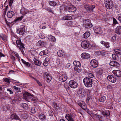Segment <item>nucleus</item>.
Here are the masks:
<instances>
[{
  "mask_svg": "<svg viewBox=\"0 0 121 121\" xmlns=\"http://www.w3.org/2000/svg\"><path fill=\"white\" fill-rule=\"evenodd\" d=\"M83 82L85 86L87 87H91L92 86V80L89 78H85L83 80Z\"/></svg>",
  "mask_w": 121,
  "mask_h": 121,
  "instance_id": "nucleus-1",
  "label": "nucleus"
},
{
  "mask_svg": "<svg viewBox=\"0 0 121 121\" xmlns=\"http://www.w3.org/2000/svg\"><path fill=\"white\" fill-rule=\"evenodd\" d=\"M83 26L86 28H89L92 26V24L89 19H84L83 20Z\"/></svg>",
  "mask_w": 121,
  "mask_h": 121,
  "instance_id": "nucleus-2",
  "label": "nucleus"
},
{
  "mask_svg": "<svg viewBox=\"0 0 121 121\" xmlns=\"http://www.w3.org/2000/svg\"><path fill=\"white\" fill-rule=\"evenodd\" d=\"M95 7V6L94 5H90L88 4H86L84 5V7L86 11L89 13L92 12Z\"/></svg>",
  "mask_w": 121,
  "mask_h": 121,
  "instance_id": "nucleus-3",
  "label": "nucleus"
},
{
  "mask_svg": "<svg viewBox=\"0 0 121 121\" xmlns=\"http://www.w3.org/2000/svg\"><path fill=\"white\" fill-rule=\"evenodd\" d=\"M105 7L108 9H110L112 7L113 4L112 0H104Z\"/></svg>",
  "mask_w": 121,
  "mask_h": 121,
  "instance_id": "nucleus-4",
  "label": "nucleus"
},
{
  "mask_svg": "<svg viewBox=\"0 0 121 121\" xmlns=\"http://www.w3.org/2000/svg\"><path fill=\"white\" fill-rule=\"evenodd\" d=\"M69 85L72 88H75L78 86V83L72 80L69 83Z\"/></svg>",
  "mask_w": 121,
  "mask_h": 121,
  "instance_id": "nucleus-5",
  "label": "nucleus"
},
{
  "mask_svg": "<svg viewBox=\"0 0 121 121\" xmlns=\"http://www.w3.org/2000/svg\"><path fill=\"white\" fill-rule=\"evenodd\" d=\"M25 30V27L24 26L22 25L21 26L20 28L18 29H17V32L20 35H22L24 34Z\"/></svg>",
  "mask_w": 121,
  "mask_h": 121,
  "instance_id": "nucleus-6",
  "label": "nucleus"
},
{
  "mask_svg": "<svg viewBox=\"0 0 121 121\" xmlns=\"http://www.w3.org/2000/svg\"><path fill=\"white\" fill-rule=\"evenodd\" d=\"M16 43L17 44L18 47L22 52L23 51V48H25L24 44L22 43L20 40H17L16 41Z\"/></svg>",
  "mask_w": 121,
  "mask_h": 121,
  "instance_id": "nucleus-7",
  "label": "nucleus"
},
{
  "mask_svg": "<svg viewBox=\"0 0 121 121\" xmlns=\"http://www.w3.org/2000/svg\"><path fill=\"white\" fill-rule=\"evenodd\" d=\"M78 104L84 110L86 109L87 107L85 102L79 100L78 101Z\"/></svg>",
  "mask_w": 121,
  "mask_h": 121,
  "instance_id": "nucleus-8",
  "label": "nucleus"
},
{
  "mask_svg": "<svg viewBox=\"0 0 121 121\" xmlns=\"http://www.w3.org/2000/svg\"><path fill=\"white\" fill-rule=\"evenodd\" d=\"M90 65L93 68H96L98 65V62L95 59H93L91 60L90 62Z\"/></svg>",
  "mask_w": 121,
  "mask_h": 121,
  "instance_id": "nucleus-9",
  "label": "nucleus"
},
{
  "mask_svg": "<svg viewBox=\"0 0 121 121\" xmlns=\"http://www.w3.org/2000/svg\"><path fill=\"white\" fill-rule=\"evenodd\" d=\"M107 79L110 82L112 83L115 82L116 81V78L115 76H113L111 75H109L107 77Z\"/></svg>",
  "mask_w": 121,
  "mask_h": 121,
  "instance_id": "nucleus-10",
  "label": "nucleus"
},
{
  "mask_svg": "<svg viewBox=\"0 0 121 121\" xmlns=\"http://www.w3.org/2000/svg\"><path fill=\"white\" fill-rule=\"evenodd\" d=\"M89 45V42L86 41H82L81 44V45L82 47L85 49H86L88 48Z\"/></svg>",
  "mask_w": 121,
  "mask_h": 121,
  "instance_id": "nucleus-11",
  "label": "nucleus"
},
{
  "mask_svg": "<svg viewBox=\"0 0 121 121\" xmlns=\"http://www.w3.org/2000/svg\"><path fill=\"white\" fill-rule=\"evenodd\" d=\"M67 78V75L65 74H63L62 75L60 76L59 77V80L63 82L66 81Z\"/></svg>",
  "mask_w": 121,
  "mask_h": 121,
  "instance_id": "nucleus-12",
  "label": "nucleus"
},
{
  "mask_svg": "<svg viewBox=\"0 0 121 121\" xmlns=\"http://www.w3.org/2000/svg\"><path fill=\"white\" fill-rule=\"evenodd\" d=\"M95 33L96 34H101L102 31L101 30V28L100 27H97L94 28Z\"/></svg>",
  "mask_w": 121,
  "mask_h": 121,
  "instance_id": "nucleus-13",
  "label": "nucleus"
},
{
  "mask_svg": "<svg viewBox=\"0 0 121 121\" xmlns=\"http://www.w3.org/2000/svg\"><path fill=\"white\" fill-rule=\"evenodd\" d=\"M67 9L69 12H72L75 11L76 9V8L74 6H71L67 8Z\"/></svg>",
  "mask_w": 121,
  "mask_h": 121,
  "instance_id": "nucleus-14",
  "label": "nucleus"
},
{
  "mask_svg": "<svg viewBox=\"0 0 121 121\" xmlns=\"http://www.w3.org/2000/svg\"><path fill=\"white\" fill-rule=\"evenodd\" d=\"M45 79H46L47 81L48 82H49L51 79L52 77L48 73H45L44 74Z\"/></svg>",
  "mask_w": 121,
  "mask_h": 121,
  "instance_id": "nucleus-15",
  "label": "nucleus"
},
{
  "mask_svg": "<svg viewBox=\"0 0 121 121\" xmlns=\"http://www.w3.org/2000/svg\"><path fill=\"white\" fill-rule=\"evenodd\" d=\"M23 96H24L27 99H30L33 97V95L32 94L28 92L24 93Z\"/></svg>",
  "mask_w": 121,
  "mask_h": 121,
  "instance_id": "nucleus-16",
  "label": "nucleus"
},
{
  "mask_svg": "<svg viewBox=\"0 0 121 121\" xmlns=\"http://www.w3.org/2000/svg\"><path fill=\"white\" fill-rule=\"evenodd\" d=\"M93 117L95 118L96 119H97L100 121H102L104 119V117L102 116L97 115V114H93Z\"/></svg>",
  "mask_w": 121,
  "mask_h": 121,
  "instance_id": "nucleus-17",
  "label": "nucleus"
},
{
  "mask_svg": "<svg viewBox=\"0 0 121 121\" xmlns=\"http://www.w3.org/2000/svg\"><path fill=\"white\" fill-rule=\"evenodd\" d=\"M109 64L111 66L115 67H119L120 65L119 64L115 61H111L109 63Z\"/></svg>",
  "mask_w": 121,
  "mask_h": 121,
  "instance_id": "nucleus-18",
  "label": "nucleus"
},
{
  "mask_svg": "<svg viewBox=\"0 0 121 121\" xmlns=\"http://www.w3.org/2000/svg\"><path fill=\"white\" fill-rule=\"evenodd\" d=\"M81 57L82 58L88 59L90 57V55L87 53H83L81 55Z\"/></svg>",
  "mask_w": 121,
  "mask_h": 121,
  "instance_id": "nucleus-19",
  "label": "nucleus"
},
{
  "mask_svg": "<svg viewBox=\"0 0 121 121\" xmlns=\"http://www.w3.org/2000/svg\"><path fill=\"white\" fill-rule=\"evenodd\" d=\"M11 118L12 120L13 119L16 120H20L19 118L16 114H12L11 116Z\"/></svg>",
  "mask_w": 121,
  "mask_h": 121,
  "instance_id": "nucleus-20",
  "label": "nucleus"
},
{
  "mask_svg": "<svg viewBox=\"0 0 121 121\" xmlns=\"http://www.w3.org/2000/svg\"><path fill=\"white\" fill-rule=\"evenodd\" d=\"M113 73L115 75L118 77L121 76V71L119 70L116 71H113Z\"/></svg>",
  "mask_w": 121,
  "mask_h": 121,
  "instance_id": "nucleus-21",
  "label": "nucleus"
},
{
  "mask_svg": "<svg viewBox=\"0 0 121 121\" xmlns=\"http://www.w3.org/2000/svg\"><path fill=\"white\" fill-rule=\"evenodd\" d=\"M7 15L8 17L11 18L14 15L15 13L13 11H9L7 13Z\"/></svg>",
  "mask_w": 121,
  "mask_h": 121,
  "instance_id": "nucleus-22",
  "label": "nucleus"
},
{
  "mask_svg": "<svg viewBox=\"0 0 121 121\" xmlns=\"http://www.w3.org/2000/svg\"><path fill=\"white\" fill-rule=\"evenodd\" d=\"M49 60V58L48 57H46L45 58L43 62V64L44 66H46L48 65Z\"/></svg>",
  "mask_w": 121,
  "mask_h": 121,
  "instance_id": "nucleus-23",
  "label": "nucleus"
},
{
  "mask_svg": "<svg viewBox=\"0 0 121 121\" xmlns=\"http://www.w3.org/2000/svg\"><path fill=\"white\" fill-rule=\"evenodd\" d=\"M38 44L39 45L43 47L47 43L45 41L39 40L38 42Z\"/></svg>",
  "mask_w": 121,
  "mask_h": 121,
  "instance_id": "nucleus-24",
  "label": "nucleus"
},
{
  "mask_svg": "<svg viewBox=\"0 0 121 121\" xmlns=\"http://www.w3.org/2000/svg\"><path fill=\"white\" fill-rule=\"evenodd\" d=\"M90 35V32L89 31H87L83 35V37L84 38L87 39Z\"/></svg>",
  "mask_w": 121,
  "mask_h": 121,
  "instance_id": "nucleus-25",
  "label": "nucleus"
},
{
  "mask_svg": "<svg viewBox=\"0 0 121 121\" xmlns=\"http://www.w3.org/2000/svg\"><path fill=\"white\" fill-rule=\"evenodd\" d=\"M65 117L68 121H74L72 116L69 114H66Z\"/></svg>",
  "mask_w": 121,
  "mask_h": 121,
  "instance_id": "nucleus-26",
  "label": "nucleus"
},
{
  "mask_svg": "<svg viewBox=\"0 0 121 121\" xmlns=\"http://www.w3.org/2000/svg\"><path fill=\"white\" fill-rule=\"evenodd\" d=\"M112 57L114 60H119V57L116 53L113 54L112 55Z\"/></svg>",
  "mask_w": 121,
  "mask_h": 121,
  "instance_id": "nucleus-27",
  "label": "nucleus"
},
{
  "mask_svg": "<svg viewBox=\"0 0 121 121\" xmlns=\"http://www.w3.org/2000/svg\"><path fill=\"white\" fill-rule=\"evenodd\" d=\"M116 33L118 34H120L121 33V27L120 26H117L116 29Z\"/></svg>",
  "mask_w": 121,
  "mask_h": 121,
  "instance_id": "nucleus-28",
  "label": "nucleus"
},
{
  "mask_svg": "<svg viewBox=\"0 0 121 121\" xmlns=\"http://www.w3.org/2000/svg\"><path fill=\"white\" fill-rule=\"evenodd\" d=\"M73 64L75 66H76L80 68L81 66L80 62L78 61H75L73 62Z\"/></svg>",
  "mask_w": 121,
  "mask_h": 121,
  "instance_id": "nucleus-29",
  "label": "nucleus"
},
{
  "mask_svg": "<svg viewBox=\"0 0 121 121\" xmlns=\"http://www.w3.org/2000/svg\"><path fill=\"white\" fill-rule=\"evenodd\" d=\"M21 107L25 109H27L28 108V105L25 103H22L21 104Z\"/></svg>",
  "mask_w": 121,
  "mask_h": 121,
  "instance_id": "nucleus-30",
  "label": "nucleus"
},
{
  "mask_svg": "<svg viewBox=\"0 0 121 121\" xmlns=\"http://www.w3.org/2000/svg\"><path fill=\"white\" fill-rule=\"evenodd\" d=\"M39 118L43 121H44L46 119V117L43 114H41L39 116Z\"/></svg>",
  "mask_w": 121,
  "mask_h": 121,
  "instance_id": "nucleus-31",
  "label": "nucleus"
},
{
  "mask_svg": "<svg viewBox=\"0 0 121 121\" xmlns=\"http://www.w3.org/2000/svg\"><path fill=\"white\" fill-rule=\"evenodd\" d=\"M103 115L104 116V117H107V116H108L110 114V113L109 111H105L103 112H102Z\"/></svg>",
  "mask_w": 121,
  "mask_h": 121,
  "instance_id": "nucleus-32",
  "label": "nucleus"
},
{
  "mask_svg": "<svg viewBox=\"0 0 121 121\" xmlns=\"http://www.w3.org/2000/svg\"><path fill=\"white\" fill-rule=\"evenodd\" d=\"M72 18V17L70 16H67L65 17H62V19L65 20H69L71 19Z\"/></svg>",
  "mask_w": 121,
  "mask_h": 121,
  "instance_id": "nucleus-33",
  "label": "nucleus"
},
{
  "mask_svg": "<svg viewBox=\"0 0 121 121\" xmlns=\"http://www.w3.org/2000/svg\"><path fill=\"white\" fill-rule=\"evenodd\" d=\"M97 72L99 75H102L103 73V70L101 68H98L97 69Z\"/></svg>",
  "mask_w": 121,
  "mask_h": 121,
  "instance_id": "nucleus-34",
  "label": "nucleus"
},
{
  "mask_svg": "<svg viewBox=\"0 0 121 121\" xmlns=\"http://www.w3.org/2000/svg\"><path fill=\"white\" fill-rule=\"evenodd\" d=\"M114 51L115 53L117 54H121V48L115 49H114Z\"/></svg>",
  "mask_w": 121,
  "mask_h": 121,
  "instance_id": "nucleus-35",
  "label": "nucleus"
},
{
  "mask_svg": "<svg viewBox=\"0 0 121 121\" xmlns=\"http://www.w3.org/2000/svg\"><path fill=\"white\" fill-rule=\"evenodd\" d=\"M63 52L61 50H60L58 51L57 52V54L59 56L61 57L63 55Z\"/></svg>",
  "mask_w": 121,
  "mask_h": 121,
  "instance_id": "nucleus-36",
  "label": "nucleus"
},
{
  "mask_svg": "<svg viewBox=\"0 0 121 121\" xmlns=\"http://www.w3.org/2000/svg\"><path fill=\"white\" fill-rule=\"evenodd\" d=\"M13 88L17 93L21 92V89L18 87L14 86L13 87Z\"/></svg>",
  "mask_w": 121,
  "mask_h": 121,
  "instance_id": "nucleus-37",
  "label": "nucleus"
},
{
  "mask_svg": "<svg viewBox=\"0 0 121 121\" xmlns=\"http://www.w3.org/2000/svg\"><path fill=\"white\" fill-rule=\"evenodd\" d=\"M106 97L104 96L101 97L99 99V100L102 102H104L105 100Z\"/></svg>",
  "mask_w": 121,
  "mask_h": 121,
  "instance_id": "nucleus-38",
  "label": "nucleus"
},
{
  "mask_svg": "<svg viewBox=\"0 0 121 121\" xmlns=\"http://www.w3.org/2000/svg\"><path fill=\"white\" fill-rule=\"evenodd\" d=\"M34 62L35 64V65L39 66H40L41 65V62L38 60L35 59V60H34Z\"/></svg>",
  "mask_w": 121,
  "mask_h": 121,
  "instance_id": "nucleus-39",
  "label": "nucleus"
},
{
  "mask_svg": "<svg viewBox=\"0 0 121 121\" xmlns=\"http://www.w3.org/2000/svg\"><path fill=\"white\" fill-rule=\"evenodd\" d=\"M21 60L22 61L23 63L25 65L27 66L28 67L30 66V65L29 63L26 62L22 59H21Z\"/></svg>",
  "mask_w": 121,
  "mask_h": 121,
  "instance_id": "nucleus-40",
  "label": "nucleus"
},
{
  "mask_svg": "<svg viewBox=\"0 0 121 121\" xmlns=\"http://www.w3.org/2000/svg\"><path fill=\"white\" fill-rule=\"evenodd\" d=\"M49 4L53 6L56 5L57 4L54 1H50L49 2Z\"/></svg>",
  "mask_w": 121,
  "mask_h": 121,
  "instance_id": "nucleus-41",
  "label": "nucleus"
},
{
  "mask_svg": "<svg viewBox=\"0 0 121 121\" xmlns=\"http://www.w3.org/2000/svg\"><path fill=\"white\" fill-rule=\"evenodd\" d=\"M80 67L79 68V67H77L76 66H75L74 67V69L75 70V71H76L78 73H79L81 71V69H80Z\"/></svg>",
  "mask_w": 121,
  "mask_h": 121,
  "instance_id": "nucleus-42",
  "label": "nucleus"
},
{
  "mask_svg": "<svg viewBox=\"0 0 121 121\" xmlns=\"http://www.w3.org/2000/svg\"><path fill=\"white\" fill-rule=\"evenodd\" d=\"M26 9H25L24 8L22 9L20 11L21 13L23 15L26 14Z\"/></svg>",
  "mask_w": 121,
  "mask_h": 121,
  "instance_id": "nucleus-43",
  "label": "nucleus"
},
{
  "mask_svg": "<svg viewBox=\"0 0 121 121\" xmlns=\"http://www.w3.org/2000/svg\"><path fill=\"white\" fill-rule=\"evenodd\" d=\"M30 112L32 113H35L36 111L34 107H33L31 108L30 110Z\"/></svg>",
  "mask_w": 121,
  "mask_h": 121,
  "instance_id": "nucleus-44",
  "label": "nucleus"
},
{
  "mask_svg": "<svg viewBox=\"0 0 121 121\" xmlns=\"http://www.w3.org/2000/svg\"><path fill=\"white\" fill-rule=\"evenodd\" d=\"M23 18V16H21V17H18L15 20V21H20Z\"/></svg>",
  "mask_w": 121,
  "mask_h": 121,
  "instance_id": "nucleus-45",
  "label": "nucleus"
},
{
  "mask_svg": "<svg viewBox=\"0 0 121 121\" xmlns=\"http://www.w3.org/2000/svg\"><path fill=\"white\" fill-rule=\"evenodd\" d=\"M104 46L107 48H108L109 47V43L107 42H105L104 43Z\"/></svg>",
  "mask_w": 121,
  "mask_h": 121,
  "instance_id": "nucleus-46",
  "label": "nucleus"
},
{
  "mask_svg": "<svg viewBox=\"0 0 121 121\" xmlns=\"http://www.w3.org/2000/svg\"><path fill=\"white\" fill-rule=\"evenodd\" d=\"M3 80L5 82H7L8 83H10V80L8 78H7L4 79V78Z\"/></svg>",
  "mask_w": 121,
  "mask_h": 121,
  "instance_id": "nucleus-47",
  "label": "nucleus"
},
{
  "mask_svg": "<svg viewBox=\"0 0 121 121\" xmlns=\"http://www.w3.org/2000/svg\"><path fill=\"white\" fill-rule=\"evenodd\" d=\"M87 74L88 76L90 78H93L94 76L93 75L92 73H88Z\"/></svg>",
  "mask_w": 121,
  "mask_h": 121,
  "instance_id": "nucleus-48",
  "label": "nucleus"
},
{
  "mask_svg": "<svg viewBox=\"0 0 121 121\" xmlns=\"http://www.w3.org/2000/svg\"><path fill=\"white\" fill-rule=\"evenodd\" d=\"M91 98V96H87V99L86 100V103H88L89 100Z\"/></svg>",
  "mask_w": 121,
  "mask_h": 121,
  "instance_id": "nucleus-49",
  "label": "nucleus"
},
{
  "mask_svg": "<svg viewBox=\"0 0 121 121\" xmlns=\"http://www.w3.org/2000/svg\"><path fill=\"white\" fill-rule=\"evenodd\" d=\"M118 19L121 23V14H119L118 15Z\"/></svg>",
  "mask_w": 121,
  "mask_h": 121,
  "instance_id": "nucleus-50",
  "label": "nucleus"
},
{
  "mask_svg": "<svg viewBox=\"0 0 121 121\" xmlns=\"http://www.w3.org/2000/svg\"><path fill=\"white\" fill-rule=\"evenodd\" d=\"M51 40L52 41L54 42L56 40L54 36H52L51 37Z\"/></svg>",
  "mask_w": 121,
  "mask_h": 121,
  "instance_id": "nucleus-51",
  "label": "nucleus"
},
{
  "mask_svg": "<svg viewBox=\"0 0 121 121\" xmlns=\"http://www.w3.org/2000/svg\"><path fill=\"white\" fill-rule=\"evenodd\" d=\"M44 55H46L48 53V50H45L43 51Z\"/></svg>",
  "mask_w": 121,
  "mask_h": 121,
  "instance_id": "nucleus-52",
  "label": "nucleus"
},
{
  "mask_svg": "<svg viewBox=\"0 0 121 121\" xmlns=\"http://www.w3.org/2000/svg\"><path fill=\"white\" fill-rule=\"evenodd\" d=\"M91 114H92V116H93V114H96V115L97 114V112L95 110H93L91 112Z\"/></svg>",
  "mask_w": 121,
  "mask_h": 121,
  "instance_id": "nucleus-53",
  "label": "nucleus"
},
{
  "mask_svg": "<svg viewBox=\"0 0 121 121\" xmlns=\"http://www.w3.org/2000/svg\"><path fill=\"white\" fill-rule=\"evenodd\" d=\"M113 23L116 24L117 23V22L116 19L114 18H113Z\"/></svg>",
  "mask_w": 121,
  "mask_h": 121,
  "instance_id": "nucleus-54",
  "label": "nucleus"
},
{
  "mask_svg": "<svg viewBox=\"0 0 121 121\" xmlns=\"http://www.w3.org/2000/svg\"><path fill=\"white\" fill-rule=\"evenodd\" d=\"M31 100L32 101H34L35 102L37 100L34 97V96L33 95V98H31Z\"/></svg>",
  "mask_w": 121,
  "mask_h": 121,
  "instance_id": "nucleus-55",
  "label": "nucleus"
},
{
  "mask_svg": "<svg viewBox=\"0 0 121 121\" xmlns=\"http://www.w3.org/2000/svg\"><path fill=\"white\" fill-rule=\"evenodd\" d=\"M15 54L16 56L17 57L18 59V60H20V58H19V55L16 52H15Z\"/></svg>",
  "mask_w": 121,
  "mask_h": 121,
  "instance_id": "nucleus-56",
  "label": "nucleus"
},
{
  "mask_svg": "<svg viewBox=\"0 0 121 121\" xmlns=\"http://www.w3.org/2000/svg\"><path fill=\"white\" fill-rule=\"evenodd\" d=\"M7 91L9 92V93L10 94H12L13 93V91L10 89H7Z\"/></svg>",
  "mask_w": 121,
  "mask_h": 121,
  "instance_id": "nucleus-57",
  "label": "nucleus"
},
{
  "mask_svg": "<svg viewBox=\"0 0 121 121\" xmlns=\"http://www.w3.org/2000/svg\"><path fill=\"white\" fill-rule=\"evenodd\" d=\"M2 39L3 40H4V41L6 40L7 39V37L5 35H4V36H3L2 38Z\"/></svg>",
  "mask_w": 121,
  "mask_h": 121,
  "instance_id": "nucleus-58",
  "label": "nucleus"
},
{
  "mask_svg": "<svg viewBox=\"0 0 121 121\" xmlns=\"http://www.w3.org/2000/svg\"><path fill=\"white\" fill-rule=\"evenodd\" d=\"M116 39V36H113L112 38V40L113 41L115 40Z\"/></svg>",
  "mask_w": 121,
  "mask_h": 121,
  "instance_id": "nucleus-59",
  "label": "nucleus"
},
{
  "mask_svg": "<svg viewBox=\"0 0 121 121\" xmlns=\"http://www.w3.org/2000/svg\"><path fill=\"white\" fill-rule=\"evenodd\" d=\"M107 88L108 89H112L113 88L112 87V86L111 85H108L107 86Z\"/></svg>",
  "mask_w": 121,
  "mask_h": 121,
  "instance_id": "nucleus-60",
  "label": "nucleus"
},
{
  "mask_svg": "<svg viewBox=\"0 0 121 121\" xmlns=\"http://www.w3.org/2000/svg\"><path fill=\"white\" fill-rule=\"evenodd\" d=\"M37 82V83L39 84V85L40 86H42L41 83L39 82V81L37 80H36V81Z\"/></svg>",
  "mask_w": 121,
  "mask_h": 121,
  "instance_id": "nucleus-61",
  "label": "nucleus"
},
{
  "mask_svg": "<svg viewBox=\"0 0 121 121\" xmlns=\"http://www.w3.org/2000/svg\"><path fill=\"white\" fill-rule=\"evenodd\" d=\"M15 0H10L9 2L10 5H11L13 3V1Z\"/></svg>",
  "mask_w": 121,
  "mask_h": 121,
  "instance_id": "nucleus-62",
  "label": "nucleus"
},
{
  "mask_svg": "<svg viewBox=\"0 0 121 121\" xmlns=\"http://www.w3.org/2000/svg\"><path fill=\"white\" fill-rule=\"evenodd\" d=\"M39 55L41 56H43L44 55L43 51H41L39 53Z\"/></svg>",
  "mask_w": 121,
  "mask_h": 121,
  "instance_id": "nucleus-63",
  "label": "nucleus"
},
{
  "mask_svg": "<svg viewBox=\"0 0 121 121\" xmlns=\"http://www.w3.org/2000/svg\"><path fill=\"white\" fill-rule=\"evenodd\" d=\"M5 56L4 54H3L2 53L0 52V56L1 57L2 56Z\"/></svg>",
  "mask_w": 121,
  "mask_h": 121,
  "instance_id": "nucleus-64",
  "label": "nucleus"
}]
</instances>
